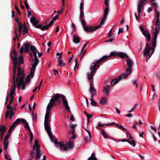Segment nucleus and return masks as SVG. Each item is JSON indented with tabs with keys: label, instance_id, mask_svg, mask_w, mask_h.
I'll use <instances>...</instances> for the list:
<instances>
[{
	"label": "nucleus",
	"instance_id": "f257e3e1",
	"mask_svg": "<svg viewBox=\"0 0 160 160\" xmlns=\"http://www.w3.org/2000/svg\"><path fill=\"white\" fill-rule=\"evenodd\" d=\"M24 78L23 72L22 71L21 68L20 67L18 69L17 75L16 78V83L18 84L19 89L20 88L22 83V79Z\"/></svg>",
	"mask_w": 160,
	"mask_h": 160
},
{
	"label": "nucleus",
	"instance_id": "f03ea898",
	"mask_svg": "<svg viewBox=\"0 0 160 160\" xmlns=\"http://www.w3.org/2000/svg\"><path fill=\"white\" fill-rule=\"evenodd\" d=\"M54 142L55 144L56 145V147H60V150L61 151H65L67 150L68 149L67 147L68 143L67 142L66 144H64L62 141H60L58 142V140L56 138L54 140Z\"/></svg>",
	"mask_w": 160,
	"mask_h": 160
},
{
	"label": "nucleus",
	"instance_id": "7ed1b4c3",
	"mask_svg": "<svg viewBox=\"0 0 160 160\" xmlns=\"http://www.w3.org/2000/svg\"><path fill=\"white\" fill-rule=\"evenodd\" d=\"M127 73H123L120 75L118 78V79L115 78L113 79L111 82V84L112 86H113L114 85L117 84L118 82L121 80L122 78H126L127 77L128 75L130 74H128V72Z\"/></svg>",
	"mask_w": 160,
	"mask_h": 160
},
{
	"label": "nucleus",
	"instance_id": "20e7f679",
	"mask_svg": "<svg viewBox=\"0 0 160 160\" xmlns=\"http://www.w3.org/2000/svg\"><path fill=\"white\" fill-rule=\"evenodd\" d=\"M82 24L84 30L86 32H92L94 31L93 26H90L89 27L86 26V24L85 21L83 19L80 20Z\"/></svg>",
	"mask_w": 160,
	"mask_h": 160
},
{
	"label": "nucleus",
	"instance_id": "39448f33",
	"mask_svg": "<svg viewBox=\"0 0 160 160\" xmlns=\"http://www.w3.org/2000/svg\"><path fill=\"white\" fill-rule=\"evenodd\" d=\"M61 98L63 102V104L64 106L65 109L68 112H70V109L68 104V102L67 100L66 97L62 94Z\"/></svg>",
	"mask_w": 160,
	"mask_h": 160
},
{
	"label": "nucleus",
	"instance_id": "423d86ee",
	"mask_svg": "<svg viewBox=\"0 0 160 160\" xmlns=\"http://www.w3.org/2000/svg\"><path fill=\"white\" fill-rule=\"evenodd\" d=\"M108 13V12L104 11L103 18L102 20L100 23V25L93 27L94 31H95L97 29L101 28L102 27V25L104 24L105 19L107 17Z\"/></svg>",
	"mask_w": 160,
	"mask_h": 160
},
{
	"label": "nucleus",
	"instance_id": "0eeeda50",
	"mask_svg": "<svg viewBox=\"0 0 160 160\" xmlns=\"http://www.w3.org/2000/svg\"><path fill=\"white\" fill-rule=\"evenodd\" d=\"M127 65L128 66V68L126 70L127 72H128V74H130L131 73V67L133 65V62L129 58H127L126 59Z\"/></svg>",
	"mask_w": 160,
	"mask_h": 160
},
{
	"label": "nucleus",
	"instance_id": "6e6552de",
	"mask_svg": "<svg viewBox=\"0 0 160 160\" xmlns=\"http://www.w3.org/2000/svg\"><path fill=\"white\" fill-rule=\"evenodd\" d=\"M49 114L50 112H46L45 117V120L44 122V125L45 129L50 128L48 123V122L49 121V120L48 119Z\"/></svg>",
	"mask_w": 160,
	"mask_h": 160
},
{
	"label": "nucleus",
	"instance_id": "1a4fd4ad",
	"mask_svg": "<svg viewBox=\"0 0 160 160\" xmlns=\"http://www.w3.org/2000/svg\"><path fill=\"white\" fill-rule=\"evenodd\" d=\"M90 70L91 71L90 72H88L87 73L88 76V79L89 81H91L92 79L93 75L96 73V71L94 68V67L92 66L90 67Z\"/></svg>",
	"mask_w": 160,
	"mask_h": 160
},
{
	"label": "nucleus",
	"instance_id": "9d476101",
	"mask_svg": "<svg viewBox=\"0 0 160 160\" xmlns=\"http://www.w3.org/2000/svg\"><path fill=\"white\" fill-rule=\"evenodd\" d=\"M155 32H154V36L158 37V34L160 29V22H156L155 23Z\"/></svg>",
	"mask_w": 160,
	"mask_h": 160
},
{
	"label": "nucleus",
	"instance_id": "9b49d317",
	"mask_svg": "<svg viewBox=\"0 0 160 160\" xmlns=\"http://www.w3.org/2000/svg\"><path fill=\"white\" fill-rule=\"evenodd\" d=\"M62 95V94L59 93H57L55 94H54L52 96L53 98H52L50 99V102L54 103V102L57 101L60 98H61Z\"/></svg>",
	"mask_w": 160,
	"mask_h": 160
},
{
	"label": "nucleus",
	"instance_id": "f8f14e48",
	"mask_svg": "<svg viewBox=\"0 0 160 160\" xmlns=\"http://www.w3.org/2000/svg\"><path fill=\"white\" fill-rule=\"evenodd\" d=\"M12 61L14 64V66L13 69V74H16L17 68L18 66V60L16 58H13L12 59Z\"/></svg>",
	"mask_w": 160,
	"mask_h": 160
},
{
	"label": "nucleus",
	"instance_id": "ddd939ff",
	"mask_svg": "<svg viewBox=\"0 0 160 160\" xmlns=\"http://www.w3.org/2000/svg\"><path fill=\"white\" fill-rule=\"evenodd\" d=\"M101 63H102V62L99 59L95 63H92L90 67L94 66V68L95 69V71H97V69H98L99 68V65Z\"/></svg>",
	"mask_w": 160,
	"mask_h": 160
},
{
	"label": "nucleus",
	"instance_id": "4468645a",
	"mask_svg": "<svg viewBox=\"0 0 160 160\" xmlns=\"http://www.w3.org/2000/svg\"><path fill=\"white\" fill-rule=\"evenodd\" d=\"M45 130L47 132L48 136H49L50 139L52 141H53V140L54 139V137L52 136L51 132V129L50 128H45Z\"/></svg>",
	"mask_w": 160,
	"mask_h": 160
},
{
	"label": "nucleus",
	"instance_id": "2eb2a0df",
	"mask_svg": "<svg viewBox=\"0 0 160 160\" xmlns=\"http://www.w3.org/2000/svg\"><path fill=\"white\" fill-rule=\"evenodd\" d=\"M40 148H39V146L38 147L36 148V158H35V159L37 158L39 159L40 156L42 155V153L41 151L40 150Z\"/></svg>",
	"mask_w": 160,
	"mask_h": 160
},
{
	"label": "nucleus",
	"instance_id": "dca6fc26",
	"mask_svg": "<svg viewBox=\"0 0 160 160\" xmlns=\"http://www.w3.org/2000/svg\"><path fill=\"white\" fill-rule=\"evenodd\" d=\"M30 22L32 23L34 27L39 23L38 21L36 20V18L34 16H33L31 18Z\"/></svg>",
	"mask_w": 160,
	"mask_h": 160
},
{
	"label": "nucleus",
	"instance_id": "f3484780",
	"mask_svg": "<svg viewBox=\"0 0 160 160\" xmlns=\"http://www.w3.org/2000/svg\"><path fill=\"white\" fill-rule=\"evenodd\" d=\"M73 42L75 43H79L80 41V39L78 35L75 34H74L73 35Z\"/></svg>",
	"mask_w": 160,
	"mask_h": 160
},
{
	"label": "nucleus",
	"instance_id": "a211bd4d",
	"mask_svg": "<svg viewBox=\"0 0 160 160\" xmlns=\"http://www.w3.org/2000/svg\"><path fill=\"white\" fill-rule=\"evenodd\" d=\"M110 88L111 87L109 85H107L106 88H103L102 92H104L105 91L106 95L108 96L110 93Z\"/></svg>",
	"mask_w": 160,
	"mask_h": 160
},
{
	"label": "nucleus",
	"instance_id": "6ab92c4d",
	"mask_svg": "<svg viewBox=\"0 0 160 160\" xmlns=\"http://www.w3.org/2000/svg\"><path fill=\"white\" fill-rule=\"evenodd\" d=\"M54 105H56V103L55 102L54 103H53L52 102H50L47 106L46 112H50L51 108Z\"/></svg>",
	"mask_w": 160,
	"mask_h": 160
},
{
	"label": "nucleus",
	"instance_id": "aec40b11",
	"mask_svg": "<svg viewBox=\"0 0 160 160\" xmlns=\"http://www.w3.org/2000/svg\"><path fill=\"white\" fill-rule=\"evenodd\" d=\"M30 43L25 42L23 45L25 47L24 51L26 52H28L29 51V46H30Z\"/></svg>",
	"mask_w": 160,
	"mask_h": 160
},
{
	"label": "nucleus",
	"instance_id": "412c9836",
	"mask_svg": "<svg viewBox=\"0 0 160 160\" xmlns=\"http://www.w3.org/2000/svg\"><path fill=\"white\" fill-rule=\"evenodd\" d=\"M142 34L144 36L147 38V40L148 41H149L151 38L150 33L148 32L147 31H145Z\"/></svg>",
	"mask_w": 160,
	"mask_h": 160
},
{
	"label": "nucleus",
	"instance_id": "4be33fe9",
	"mask_svg": "<svg viewBox=\"0 0 160 160\" xmlns=\"http://www.w3.org/2000/svg\"><path fill=\"white\" fill-rule=\"evenodd\" d=\"M148 43H147L146 44V47L144 49V52L143 54V56H145L147 55L148 54H149V49L147 48L148 47Z\"/></svg>",
	"mask_w": 160,
	"mask_h": 160
},
{
	"label": "nucleus",
	"instance_id": "5701e85b",
	"mask_svg": "<svg viewBox=\"0 0 160 160\" xmlns=\"http://www.w3.org/2000/svg\"><path fill=\"white\" fill-rule=\"evenodd\" d=\"M107 102V100L104 97H102L99 101V103L102 106L105 105Z\"/></svg>",
	"mask_w": 160,
	"mask_h": 160
},
{
	"label": "nucleus",
	"instance_id": "b1692460",
	"mask_svg": "<svg viewBox=\"0 0 160 160\" xmlns=\"http://www.w3.org/2000/svg\"><path fill=\"white\" fill-rule=\"evenodd\" d=\"M34 62L33 63H32V69L35 68L36 66L37 65L38 63H39V60L38 58H34Z\"/></svg>",
	"mask_w": 160,
	"mask_h": 160
},
{
	"label": "nucleus",
	"instance_id": "393cba45",
	"mask_svg": "<svg viewBox=\"0 0 160 160\" xmlns=\"http://www.w3.org/2000/svg\"><path fill=\"white\" fill-rule=\"evenodd\" d=\"M118 56L122 58H129L128 56L125 53L120 52L118 53Z\"/></svg>",
	"mask_w": 160,
	"mask_h": 160
},
{
	"label": "nucleus",
	"instance_id": "a878e982",
	"mask_svg": "<svg viewBox=\"0 0 160 160\" xmlns=\"http://www.w3.org/2000/svg\"><path fill=\"white\" fill-rule=\"evenodd\" d=\"M101 134L103 136V138H108L110 139V136H108L107 135L105 131L102 130L101 131Z\"/></svg>",
	"mask_w": 160,
	"mask_h": 160
},
{
	"label": "nucleus",
	"instance_id": "bb28decb",
	"mask_svg": "<svg viewBox=\"0 0 160 160\" xmlns=\"http://www.w3.org/2000/svg\"><path fill=\"white\" fill-rule=\"evenodd\" d=\"M157 37L154 36L152 38V45L153 48H155L156 45V40Z\"/></svg>",
	"mask_w": 160,
	"mask_h": 160
},
{
	"label": "nucleus",
	"instance_id": "cd10ccee",
	"mask_svg": "<svg viewBox=\"0 0 160 160\" xmlns=\"http://www.w3.org/2000/svg\"><path fill=\"white\" fill-rule=\"evenodd\" d=\"M11 57L12 60V59H13V58H16L17 60V53L14 49H13V52L11 54Z\"/></svg>",
	"mask_w": 160,
	"mask_h": 160
},
{
	"label": "nucleus",
	"instance_id": "c85d7f7f",
	"mask_svg": "<svg viewBox=\"0 0 160 160\" xmlns=\"http://www.w3.org/2000/svg\"><path fill=\"white\" fill-rule=\"evenodd\" d=\"M109 0H105V4L106 5V7L105 8L104 11L108 12L109 10Z\"/></svg>",
	"mask_w": 160,
	"mask_h": 160
},
{
	"label": "nucleus",
	"instance_id": "c756f323",
	"mask_svg": "<svg viewBox=\"0 0 160 160\" xmlns=\"http://www.w3.org/2000/svg\"><path fill=\"white\" fill-rule=\"evenodd\" d=\"M148 0H140L139 2V3L138 5L139 6L141 7H142L143 5L145 4L146 2H148Z\"/></svg>",
	"mask_w": 160,
	"mask_h": 160
},
{
	"label": "nucleus",
	"instance_id": "7c9ffc66",
	"mask_svg": "<svg viewBox=\"0 0 160 160\" xmlns=\"http://www.w3.org/2000/svg\"><path fill=\"white\" fill-rule=\"evenodd\" d=\"M96 157H95V154L92 153L91 157L88 158V160H97Z\"/></svg>",
	"mask_w": 160,
	"mask_h": 160
},
{
	"label": "nucleus",
	"instance_id": "2f4dec72",
	"mask_svg": "<svg viewBox=\"0 0 160 160\" xmlns=\"http://www.w3.org/2000/svg\"><path fill=\"white\" fill-rule=\"evenodd\" d=\"M16 120L17 121L18 124L20 122L23 123H25L27 122L26 120L23 118H18Z\"/></svg>",
	"mask_w": 160,
	"mask_h": 160
},
{
	"label": "nucleus",
	"instance_id": "473e14b6",
	"mask_svg": "<svg viewBox=\"0 0 160 160\" xmlns=\"http://www.w3.org/2000/svg\"><path fill=\"white\" fill-rule=\"evenodd\" d=\"M0 131L1 132L5 133L6 131V129L4 126L0 125Z\"/></svg>",
	"mask_w": 160,
	"mask_h": 160
},
{
	"label": "nucleus",
	"instance_id": "72a5a7b5",
	"mask_svg": "<svg viewBox=\"0 0 160 160\" xmlns=\"http://www.w3.org/2000/svg\"><path fill=\"white\" fill-rule=\"evenodd\" d=\"M109 58L108 56L105 55L101 58L100 59L102 63L105 62V60L108 59Z\"/></svg>",
	"mask_w": 160,
	"mask_h": 160
},
{
	"label": "nucleus",
	"instance_id": "f704fd0d",
	"mask_svg": "<svg viewBox=\"0 0 160 160\" xmlns=\"http://www.w3.org/2000/svg\"><path fill=\"white\" fill-rule=\"evenodd\" d=\"M68 148H69L70 149H72L74 148L73 144L72 142L71 141H70L68 143Z\"/></svg>",
	"mask_w": 160,
	"mask_h": 160
},
{
	"label": "nucleus",
	"instance_id": "c9c22d12",
	"mask_svg": "<svg viewBox=\"0 0 160 160\" xmlns=\"http://www.w3.org/2000/svg\"><path fill=\"white\" fill-rule=\"evenodd\" d=\"M118 53L115 52H112L110 53V55L109 56H108L109 57L112 56L117 57L118 55Z\"/></svg>",
	"mask_w": 160,
	"mask_h": 160
},
{
	"label": "nucleus",
	"instance_id": "e433bc0d",
	"mask_svg": "<svg viewBox=\"0 0 160 160\" xmlns=\"http://www.w3.org/2000/svg\"><path fill=\"white\" fill-rule=\"evenodd\" d=\"M18 124L17 122V121H16V120L12 123V125L10 126V128H12V129H13L15 128V127Z\"/></svg>",
	"mask_w": 160,
	"mask_h": 160
},
{
	"label": "nucleus",
	"instance_id": "4c0bfd02",
	"mask_svg": "<svg viewBox=\"0 0 160 160\" xmlns=\"http://www.w3.org/2000/svg\"><path fill=\"white\" fill-rule=\"evenodd\" d=\"M90 101H91V104L92 106H96L97 105V103L96 102L93 100V98L92 96L91 97L90 99Z\"/></svg>",
	"mask_w": 160,
	"mask_h": 160
},
{
	"label": "nucleus",
	"instance_id": "58836bf2",
	"mask_svg": "<svg viewBox=\"0 0 160 160\" xmlns=\"http://www.w3.org/2000/svg\"><path fill=\"white\" fill-rule=\"evenodd\" d=\"M69 125H70V130L71 131V132L72 133L74 132H75L74 129H75V125H71L70 124Z\"/></svg>",
	"mask_w": 160,
	"mask_h": 160
},
{
	"label": "nucleus",
	"instance_id": "ea45409f",
	"mask_svg": "<svg viewBox=\"0 0 160 160\" xmlns=\"http://www.w3.org/2000/svg\"><path fill=\"white\" fill-rule=\"evenodd\" d=\"M148 49H149V52H150V50H152V52L151 53L150 55H152L154 52V50H155V48H153L152 47H150L149 46V44L148 43V47L147 48Z\"/></svg>",
	"mask_w": 160,
	"mask_h": 160
},
{
	"label": "nucleus",
	"instance_id": "a19ab883",
	"mask_svg": "<svg viewBox=\"0 0 160 160\" xmlns=\"http://www.w3.org/2000/svg\"><path fill=\"white\" fill-rule=\"evenodd\" d=\"M105 125L104 123L102 124L100 122L98 123V125L96 126V128L98 130H101V128L100 127H102Z\"/></svg>",
	"mask_w": 160,
	"mask_h": 160
},
{
	"label": "nucleus",
	"instance_id": "79ce46f5",
	"mask_svg": "<svg viewBox=\"0 0 160 160\" xmlns=\"http://www.w3.org/2000/svg\"><path fill=\"white\" fill-rule=\"evenodd\" d=\"M25 127L27 129L28 131L29 132H31V130L30 129V127L28 125V123L27 122L25 123Z\"/></svg>",
	"mask_w": 160,
	"mask_h": 160
},
{
	"label": "nucleus",
	"instance_id": "37998d69",
	"mask_svg": "<svg viewBox=\"0 0 160 160\" xmlns=\"http://www.w3.org/2000/svg\"><path fill=\"white\" fill-rule=\"evenodd\" d=\"M35 70V68L32 69V68L31 69L30 73V76L31 78H32L34 76V72Z\"/></svg>",
	"mask_w": 160,
	"mask_h": 160
},
{
	"label": "nucleus",
	"instance_id": "c03bdc74",
	"mask_svg": "<svg viewBox=\"0 0 160 160\" xmlns=\"http://www.w3.org/2000/svg\"><path fill=\"white\" fill-rule=\"evenodd\" d=\"M58 64L61 67H62L65 66L66 65V63L63 62V60L60 59L59 62Z\"/></svg>",
	"mask_w": 160,
	"mask_h": 160
},
{
	"label": "nucleus",
	"instance_id": "a18cd8bd",
	"mask_svg": "<svg viewBox=\"0 0 160 160\" xmlns=\"http://www.w3.org/2000/svg\"><path fill=\"white\" fill-rule=\"evenodd\" d=\"M130 144L132 145L133 147L136 145L135 141L134 140L129 141V142H128Z\"/></svg>",
	"mask_w": 160,
	"mask_h": 160
},
{
	"label": "nucleus",
	"instance_id": "49530a36",
	"mask_svg": "<svg viewBox=\"0 0 160 160\" xmlns=\"http://www.w3.org/2000/svg\"><path fill=\"white\" fill-rule=\"evenodd\" d=\"M30 49L32 52H36V51L37 50L35 47L32 45L30 46Z\"/></svg>",
	"mask_w": 160,
	"mask_h": 160
},
{
	"label": "nucleus",
	"instance_id": "de8ad7c7",
	"mask_svg": "<svg viewBox=\"0 0 160 160\" xmlns=\"http://www.w3.org/2000/svg\"><path fill=\"white\" fill-rule=\"evenodd\" d=\"M116 125L119 128L122 129V130L123 131H126L127 130L124 128H123L122 126L120 125L118 123L116 124Z\"/></svg>",
	"mask_w": 160,
	"mask_h": 160
},
{
	"label": "nucleus",
	"instance_id": "09e8293b",
	"mask_svg": "<svg viewBox=\"0 0 160 160\" xmlns=\"http://www.w3.org/2000/svg\"><path fill=\"white\" fill-rule=\"evenodd\" d=\"M9 144V142L7 141L6 143L3 144L4 149V150H6L8 147V145Z\"/></svg>",
	"mask_w": 160,
	"mask_h": 160
},
{
	"label": "nucleus",
	"instance_id": "8fccbe9b",
	"mask_svg": "<svg viewBox=\"0 0 160 160\" xmlns=\"http://www.w3.org/2000/svg\"><path fill=\"white\" fill-rule=\"evenodd\" d=\"M14 91L11 90L10 93L8 94L7 97H9L14 96L13 95L14 94Z\"/></svg>",
	"mask_w": 160,
	"mask_h": 160
},
{
	"label": "nucleus",
	"instance_id": "3c124183",
	"mask_svg": "<svg viewBox=\"0 0 160 160\" xmlns=\"http://www.w3.org/2000/svg\"><path fill=\"white\" fill-rule=\"evenodd\" d=\"M89 91L91 93H92L93 92H95V93L96 92V89L92 87H90Z\"/></svg>",
	"mask_w": 160,
	"mask_h": 160
},
{
	"label": "nucleus",
	"instance_id": "603ef678",
	"mask_svg": "<svg viewBox=\"0 0 160 160\" xmlns=\"http://www.w3.org/2000/svg\"><path fill=\"white\" fill-rule=\"evenodd\" d=\"M34 145H35L36 146H37V147H36V148L38 146H39V148H40V145L39 144L38 141L37 139L35 140Z\"/></svg>",
	"mask_w": 160,
	"mask_h": 160
},
{
	"label": "nucleus",
	"instance_id": "864d4df0",
	"mask_svg": "<svg viewBox=\"0 0 160 160\" xmlns=\"http://www.w3.org/2000/svg\"><path fill=\"white\" fill-rule=\"evenodd\" d=\"M23 57L22 55L19 58V63L22 64L23 62Z\"/></svg>",
	"mask_w": 160,
	"mask_h": 160
},
{
	"label": "nucleus",
	"instance_id": "5fc2aeb1",
	"mask_svg": "<svg viewBox=\"0 0 160 160\" xmlns=\"http://www.w3.org/2000/svg\"><path fill=\"white\" fill-rule=\"evenodd\" d=\"M157 17L156 19V22H160L159 21V13L157 12Z\"/></svg>",
	"mask_w": 160,
	"mask_h": 160
},
{
	"label": "nucleus",
	"instance_id": "6e6d98bb",
	"mask_svg": "<svg viewBox=\"0 0 160 160\" xmlns=\"http://www.w3.org/2000/svg\"><path fill=\"white\" fill-rule=\"evenodd\" d=\"M84 16V13L83 11L80 12V16L79 17V20L82 19Z\"/></svg>",
	"mask_w": 160,
	"mask_h": 160
},
{
	"label": "nucleus",
	"instance_id": "4d7b16f0",
	"mask_svg": "<svg viewBox=\"0 0 160 160\" xmlns=\"http://www.w3.org/2000/svg\"><path fill=\"white\" fill-rule=\"evenodd\" d=\"M11 104H10L9 103V104L7 105V108L8 109H9V111H10L12 110H13V108L12 107H11Z\"/></svg>",
	"mask_w": 160,
	"mask_h": 160
},
{
	"label": "nucleus",
	"instance_id": "13d9d810",
	"mask_svg": "<svg viewBox=\"0 0 160 160\" xmlns=\"http://www.w3.org/2000/svg\"><path fill=\"white\" fill-rule=\"evenodd\" d=\"M49 28L48 27L47 25H46L44 26H42L41 30L42 31H43L45 30H48Z\"/></svg>",
	"mask_w": 160,
	"mask_h": 160
},
{
	"label": "nucleus",
	"instance_id": "bf43d9fd",
	"mask_svg": "<svg viewBox=\"0 0 160 160\" xmlns=\"http://www.w3.org/2000/svg\"><path fill=\"white\" fill-rule=\"evenodd\" d=\"M141 7L139 6L138 5V15L139 16L141 14Z\"/></svg>",
	"mask_w": 160,
	"mask_h": 160
},
{
	"label": "nucleus",
	"instance_id": "052dcab7",
	"mask_svg": "<svg viewBox=\"0 0 160 160\" xmlns=\"http://www.w3.org/2000/svg\"><path fill=\"white\" fill-rule=\"evenodd\" d=\"M127 137L128 139H131L132 138L129 132H127Z\"/></svg>",
	"mask_w": 160,
	"mask_h": 160
},
{
	"label": "nucleus",
	"instance_id": "680f3d73",
	"mask_svg": "<svg viewBox=\"0 0 160 160\" xmlns=\"http://www.w3.org/2000/svg\"><path fill=\"white\" fill-rule=\"evenodd\" d=\"M80 12L83 11V3L82 2H81L80 3Z\"/></svg>",
	"mask_w": 160,
	"mask_h": 160
},
{
	"label": "nucleus",
	"instance_id": "e2e57ef3",
	"mask_svg": "<svg viewBox=\"0 0 160 160\" xmlns=\"http://www.w3.org/2000/svg\"><path fill=\"white\" fill-rule=\"evenodd\" d=\"M21 84L22 85V89H24L25 88V83L24 81V78H23L22 79V83Z\"/></svg>",
	"mask_w": 160,
	"mask_h": 160
},
{
	"label": "nucleus",
	"instance_id": "0e129e2a",
	"mask_svg": "<svg viewBox=\"0 0 160 160\" xmlns=\"http://www.w3.org/2000/svg\"><path fill=\"white\" fill-rule=\"evenodd\" d=\"M15 112L13 111V110L10 111V117H13L15 115Z\"/></svg>",
	"mask_w": 160,
	"mask_h": 160
},
{
	"label": "nucleus",
	"instance_id": "69168bd1",
	"mask_svg": "<svg viewBox=\"0 0 160 160\" xmlns=\"http://www.w3.org/2000/svg\"><path fill=\"white\" fill-rule=\"evenodd\" d=\"M72 27L74 31H76V27L75 24L73 23H72Z\"/></svg>",
	"mask_w": 160,
	"mask_h": 160
},
{
	"label": "nucleus",
	"instance_id": "338daca9",
	"mask_svg": "<svg viewBox=\"0 0 160 160\" xmlns=\"http://www.w3.org/2000/svg\"><path fill=\"white\" fill-rule=\"evenodd\" d=\"M18 29H21L23 28V26L21 23H19L18 24Z\"/></svg>",
	"mask_w": 160,
	"mask_h": 160
},
{
	"label": "nucleus",
	"instance_id": "774afa93",
	"mask_svg": "<svg viewBox=\"0 0 160 160\" xmlns=\"http://www.w3.org/2000/svg\"><path fill=\"white\" fill-rule=\"evenodd\" d=\"M34 27L36 28L41 29L42 27V25L41 24H39L38 25H37Z\"/></svg>",
	"mask_w": 160,
	"mask_h": 160
}]
</instances>
